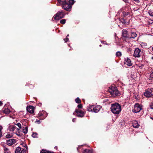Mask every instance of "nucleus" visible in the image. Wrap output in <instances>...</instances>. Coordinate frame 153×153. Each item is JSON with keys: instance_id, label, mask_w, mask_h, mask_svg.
Listing matches in <instances>:
<instances>
[{"instance_id": "obj_1", "label": "nucleus", "mask_w": 153, "mask_h": 153, "mask_svg": "<svg viewBox=\"0 0 153 153\" xmlns=\"http://www.w3.org/2000/svg\"><path fill=\"white\" fill-rule=\"evenodd\" d=\"M110 108L113 113L117 114H119L121 110V107L118 103L112 104Z\"/></svg>"}, {"instance_id": "obj_2", "label": "nucleus", "mask_w": 153, "mask_h": 153, "mask_svg": "<svg viewBox=\"0 0 153 153\" xmlns=\"http://www.w3.org/2000/svg\"><path fill=\"white\" fill-rule=\"evenodd\" d=\"M65 14L63 11H61L58 12L55 15L54 18L55 20H58L59 19L64 17Z\"/></svg>"}, {"instance_id": "obj_3", "label": "nucleus", "mask_w": 153, "mask_h": 153, "mask_svg": "<svg viewBox=\"0 0 153 153\" xmlns=\"http://www.w3.org/2000/svg\"><path fill=\"white\" fill-rule=\"evenodd\" d=\"M142 109L141 106L138 104L136 103L134 106V109L133 111L134 113L139 112Z\"/></svg>"}, {"instance_id": "obj_4", "label": "nucleus", "mask_w": 153, "mask_h": 153, "mask_svg": "<svg viewBox=\"0 0 153 153\" xmlns=\"http://www.w3.org/2000/svg\"><path fill=\"white\" fill-rule=\"evenodd\" d=\"M141 54V50L139 48H137L134 50L133 56L135 57H140Z\"/></svg>"}, {"instance_id": "obj_5", "label": "nucleus", "mask_w": 153, "mask_h": 153, "mask_svg": "<svg viewBox=\"0 0 153 153\" xmlns=\"http://www.w3.org/2000/svg\"><path fill=\"white\" fill-rule=\"evenodd\" d=\"M71 6L70 4H69L67 2L64 5L62 6V8L64 10L69 11L71 10Z\"/></svg>"}, {"instance_id": "obj_6", "label": "nucleus", "mask_w": 153, "mask_h": 153, "mask_svg": "<svg viewBox=\"0 0 153 153\" xmlns=\"http://www.w3.org/2000/svg\"><path fill=\"white\" fill-rule=\"evenodd\" d=\"M152 88H149L144 93V96L147 97H151L152 95Z\"/></svg>"}, {"instance_id": "obj_7", "label": "nucleus", "mask_w": 153, "mask_h": 153, "mask_svg": "<svg viewBox=\"0 0 153 153\" xmlns=\"http://www.w3.org/2000/svg\"><path fill=\"white\" fill-rule=\"evenodd\" d=\"M101 108V106L98 105H93V111L95 113L98 112Z\"/></svg>"}, {"instance_id": "obj_8", "label": "nucleus", "mask_w": 153, "mask_h": 153, "mask_svg": "<svg viewBox=\"0 0 153 153\" xmlns=\"http://www.w3.org/2000/svg\"><path fill=\"white\" fill-rule=\"evenodd\" d=\"M76 112L77 114L76 115L78 117H82L84 115V112L80 109H76Z\"/></svg>"}, {"instance_id": "obj_9", "label": "nucleus", "mask_w": 153, "mask_h": 153, "mask_svg": "<svg viewBox=\"0 0 153 153\" xmlns=\"http://www.w3.org/2000/svg\"><path fill=\"white\" fill-rule=\"evenodd\" d=\"M124 63L128 66H130L132 65L131 60L128 58L125 59Z\"/></svg>"}, {"instance_id": "obj_10", "label": "nucleus", "mask_w": 153, "mask_h": 153, "mask_svg": "<svg viewBox=\"0 0 153 153\" xmlns=\"http://www.w3.org/2000/svg\"><path fill=\"white\" fill-rule=\"evenodd\" d=\"M16 142V140L14 139H11L8 140L7 141V144L9 146H11Z\"/></svg>"}, {"instance_id": "obj_11", "label": "nucleus", "mask_w": 153, "mask_h": 153, "mask_svg": "<svg viewBox=\"0 0 153 153\" xmlns=\"http://www.w3.org/2000/svg\"><path fill=\"white\" fill-rule=\"evenodd\" d=\"M27 109L28 112L31 114L34 113V108L32 106L29 105L27 106Z\"/></svg>"}, {"instance_id": "obj_12", "label": "nucleus", "mask_w": 153, "mask_h": 153, "mask_svg": "<svg viewBox=\"0 0 153 153\" xmlns=\"http://www.w3.org/2000/svg\"><path fill=\"white\" fill-rule=\"evenodd\" d=\"M122 36L124 37L129 38V36L128 34L127 31L125 30H122Z\"/></svg>"}, {"instance_id": "obj_13", "label": "nucleus", "mask_w": 153, "mask_h": 153, "mask_svg": "<svg viewBox=\"0 0 153 153\" xmlns=\"http://www.w3.org/2000/svg\"><path fill=\"white\" fill-rule=\"evenodd\" d=\"M119 93L118 91L117 90V88H115V90H114V91L112 93L111 95L114 97L116 96H118L119 95Z\"/></svg>"}, {"instance_id": "obj_14", "label": "nucleus", "mask_w": 153, "mask_h": 153, "mask_svg": "<svg viewBox=\"0 0 153 153\" xmlns=\"http://www.w3.org/2000/svg\"><path fill=\"white\" fill-rule=\"evenodd\" d=\"M119 93L118 91L117 90V88H115V90H114V91L112 93L111 95L114 97L116 96H118L119 95Z\"/></svg>"}, {"instance_id": "obj_15", "label": "nucleus", "mask_w": 153, "mask_h": 153, "mask_svg": "<svg viewBox=\"0 0 153 153\" xmlns=\"http://www.w3.org/2000/svg\"><path fill=\"white\" fill-rule=\"evenodd\" d=\"M132 126L134 128H138L140 125L137 121H134L132 123Z\"/></svg>"}, {"instance_id": "obj_16", "label": "nucleus", "mask_w": 153, "mask_h": 153, "mask_svg": "<svg viewBox=\"0 0 153 153\" xmlns=\"http://www.w3.org/2000/svg\"><path fill=\"white\" fill-rule=\"evenodd\" d=\"M16 128V127L13 125H11L9 126L8 129L10 131H13Z\"/></svg>"}, {"instance_id": "obj_17", "label": "nucleus", "mask_w": 153, "mask_h": 153, "mask_svg": "<svg viewBox=\"0 0 153 153\" xmlns=\"http://www.w3.org/2000/svg\"><path fill=\"white\" fill-rule=\"evenodd\" d=\"M59 3L63 6L67 2L66 0H57Z\"/></svg>"}, {"instance_id": "obj_18", "label": "nucleus", "mask_w": 153, "mask_h": 153, "mask_svg": "<svg viewBox=\"0 0 153 153\" xmlns=\"http://www.w3.org/2000/svg\"><path fill=\"white\" fill-rule=\"evenodd\" d=\"M115 88H117L115 87H113V86H111V87L109 88V91L110 93L111 94L114 91V90H115Z\"/></svg>"}, {"instance_id": "obj_19", "label": "nucleus", "mask_w": 153, "mask_h": 153, "mask_svg": "<svg viewBox=\"0 0 153 153\" xmlns=\"http://www.w3.org/2000/svg\"><path fill=\"white\" fill-rule=\"evenodd\" d=\"M137 34L135 33L132 32L131 33V36L129 37V38H133L134 39L137 36Z\"/></svg>"}, {"instance_id": "obj_20", "label": "nucleus", "mask_w": 153, "mask_h": 153, "mask_svg": "<svg viewBox=\"0 0 153 153\" xmlns=\"http://www.w3.org/2000/svg\"><path fill=\"white\" fill-rule=\"evenodd\" d=\"M93 105H89L88 108V110L89 111H93Z\"/></svg>"}, {"instance_id": "obj_21", "label": "nucleus", "mask_w": 153, "mask_h": 153, "mask_svg": "<svg viewBox=\"0 0 153 153\" xmlns=\"http://www.w3.org/2000/svg\"><path fill=\"white\" fill-rule=\"evenodd\" d=\"M28 131V127L27 126H25L24 128H23L22 130V132L24 134H27Z\"/></svg>"}, {"instance_id": "obj_22", "label": "nucleus", "mask_w": 153, "mask_h": 153, "mask_svg": "<svg viewBox=\"0 0 153 153\" xmlns=\"http://www.w3.org/2000/svg\"><path fill=\"white\" fill-rule=\"evenodd\" d=\"M41 153H53L52 152H51L46 150L43 149L40 152Z\"/></svg>"}, {"instance_id": "obj_23", "label": "nucleus", "mask_w": 153, "mask_h": 153, "mask_svg": "<svg viewBox=\"0 0 153 153\" xmlns=\"http://www.w3.org/2000/svg\"><path fill=\"white\" fill-rule=\"evenodd\" d=\"M3 112L4 113L6 114H8L10 112V111L9 109L7 108L5 109Z\"/></svg>"}, {"instance_id": "obj_24", "label": "nucleus", "mask_w": 153, "mask_h": 153, "mask_svg": "<svg viewBox=\"0 0 153 153\" xmlns=\"http://www.w3.org/2000/svg\"><path fill=\"white\" fill-rule=\"evenodd\" d=\"M21 150V148L20 147H18L16 148L15 150V153H19Z\"/></svg>"}, {"instance_id": "obj_25", "label": "nucleus", "mask_w": 153, "mask_h": 153, "mask_svg": "<svg viewBox=\"0 0 153 153\" xmlns=\"http://www.w3.org/2000/svg\"><path fill=\"white\" fill-rule=\"evenodd\" d=\"M4 153H11L9 150L6 147H4Z\"/></svg>"}, {"instance_id": "obj_26", "label": "nucleus", "mask_w": 153, "mask_h": 153, "mask_svg": "<svg viewBox=\"0 0 153 153\" xmlns=\"http://www.w3.org/2000/svg\"><path fill=\"white\" fill-rule=\"evenodd\" d=\"M83 153H92V152L91 150L88 149H86L84 150L83 152Z\"/></svg>"}, {"instance_id": "obj_27", "label": "nucleus", "mask_w": 153, "mask_h": 153, "mask_svg": "<svg viewBox=\"0 0 153 153\" xmlns=\"http://www.w3.org/2000/svg\"><path fill=\"white\" fill-rule=\"evenodd\" d=\"M148 13L150 16H153V10H149Z\"/></svg>"}, {"instance_id": "obj_28", "label": "nucleus", "mask_w": 153, "mask_h": 153, "mask_svg": "<svg viewBox=\"0 0 153 153\" xmlns=\"http://www.w3.org/2000/svg\"><path fill=\"white\" fill-rule=\"evenodd\" d=\"M74 3V1L73 0H70L69 1V3H68L69 4L71 5V6Z\"/></svg>"}, {"instance_id": "obj_29", "label": "nucleus", "mask_w": 153, "mask_h": 153, "mask_svg": "<svg viewBox=\"0 0 153 153\" xmlns=\"http://www.w3.org/2000/svg\"><path fill=\"white\" fill-rule=\"evenodd\" d=\"M116 55L118 57H120L121 56L122 54L120 52L118 51L116 53Z\"/></svg>"}, {"instance_id": "obj_30", "label": "nucleus", "mask_w": 153, "mask_h": 153, "mask_svg": "<svg viewBox=\"0 0 153 153\" xmlns=\"http://www.w3.org/2000/svg\"><path fill=\"white\" fill-rule=\"evenodd\" d=\"M37 133L36 132L33 133L32 134V137L34 138L37 137Z\"/></svg>"}, {"instance_id": "obj_31", "label": "nucleus", "mask_w": 153, "mask_h": 153, "mask_svg": "<svg viewBox=\"0 0 153 153\" xmlns=\"http://www.w3.org/2000/svg\"><path fill=\"white\" fill-rule=\"evenodd\" d=\"M76 102V103H80L81 102V100L79 98H77L75 100Z\"/></svg>"}, {"instance_id": "obj_32", "label": "nucleus", "mask_w": 153, "mask_h": 153, "mask_svg": "<svg viewBox=\"0 0 153 153\" xmlns=\"http://www.w3.org/2000/svg\"><path fill=\"white\" fill-rule=\"evenodd\" d=\"M12 136V134H7V135H6V137L7 138H11Z\"/></svg>"}, {"instance_id": "obj_33", "label": "nucleus", "mask_w": 153, "mask_h": 153, "mask_svg": "<svg viewBox=\"0 0 153 153\" xmlns=\"http://www.w3.org/2000/svg\"><path fill=\"white\" fill-rule=\"evenodd\" d=\"M60 22L62 24H64L65 22V19H62L60 20Z\"/></svg>"}, {"instance_id": "obj_34", "label": "nucleus", "mask_w": 153, "mask_h": 153, "mask_svg": "<svg viewBox=\"0 0 153 153\" xmlns=\"http://www.w3.org/2000/svg\"><path fill=\"white\" fill-rule=\"evenodd\" d=\"M153 78V71L151 72L150 74V79H152Z\"/></svg>"}, {"instance_id": "obj_35", "label": "nucleus", "mask_w": 153, "mask_h": 153, "mask_svg": "<svg viewBox=\"0 0 153 153\" xmlns=\"http://www.w3.org/2000/svg\"><path fill=\"white\" fill-rule=\"evenodd\" d=\"M16 125L19 127V129L22 128V125L20 123H18Z\"/></svg>"}, {"instance_id": "obj_36", "label": "nucleus", "mask_w": 153, "mask_h": 153, "mask_svg": "<svg viewBox=\"0 0 153 153\" xmlns=\"http://www.w3.org/2000/svg\"><path fill=\"white\" fill-rule=\"evenodd\" d=\"M17 130H18V132H16V134L18 136H21V134H20L19 133V129L18 128H17Z\"/></svg>"}, {"instance_id": "obj_37", "label": "nucleus", "mask_w": 153, "mask_h": 153, "mask_svg": "<svg viewBox=\"0 0 153 153\" xmlns=\"http://www.w3.org/2000/svg\"><path fill=\"white\" fill-rule=\"evenodd\" d=\"M150 107L151 108L153 109V103L152 102L150 104Z\"/></svg>"}, {"instance_id": "obj_38", "label": "nucleus", "mask_w": 153, "mask_h": 153, "mask_svg": "<svg viewBox=\"0 0 153 153\" xmlns=\"http://www.w3.org/2000/svg\"><path fill=\"white\" fill-rule=\"evenodd\" d=\"M141 46L142 47L145 46L146 45V44L145 43H142L141 44Z\"/></svg>"}, {"instance_id": "obj_39", "label": "nucleus", "mask_w": 153, "mask_h": 153, "mask_svg": "<svg viewBox=\"0 0 153 153\" xmlns=\"http://www.w3.org/2000/svg\"><path fill=\"white\" fill-rule=\"evenodd\" d=\"M20 153H26V151L25 150L23 149L22 150Z\"/></svg>"}, {"instance_id": "obj_40", "label": "nucleus", "mask_w": 153, "mask_h": 153, "mask_svg": "<svg viewBox=\"0 0 153 153\" xmlns=\"http://www.w3.org/2000/svg\"><path fill=\"white\" fill-rule=\"evenodd\" d=\"M77 107L79 108H81L82 107V104H79L78 105Z\"/></svg>"}, {"instance_id": "obj_41", "label": "nucleus", "mask_w": 153, "mask_h": 153, "mask_svg": "<svg viewBox=\"0 0 153 153\" xmlns=\"http://www.w3.org/2000/svg\"><path fill=\"white\" fill-rule=\"evenodd\" d=\"M64 40L65 42H66L68 41V38H66L65 39H64Z\"/></svg>"}, {"instance_id": "obj_42", "label": "nucleus", "mask_w": 153, "mask_h": 153, "mask_svg": "<svg viewBox=\"0 0 153 153\" xmlns=\"http://www.w3.org/2000/svg\"><path fill=\"white\" fill-rule=\"evenodd\" d=\"M133 0L137 3H138L139 2V0Z\"/></svg>"}, {"instance_id": "obj_43", "label": "nucleus", "mask_w": 153, "mask_h": 153, "mask_svg": "<svg viewBox=\"0 0 153 153\" xmlns=\"http://www.w3.org/2000/svg\"><path fill=\"white\" fill-rule=\"evenodd\" d=\"M123 23L126 24V22L124 20H123V21L122 22Z\"/></svg>"}, {"instance_id": "obj_44", "label": "nucleus", "mask_w": 153, "mask_h": 153, "mask_svg": "<svg viewBox=\"0 0 153 153\" xmlns=\"http://www.w3.org/2000/svg\"><path fill=\"white\" fill-rule=\"evenodd\" d=\"M2 103L0 101V106H1L2 105Z\"/></svg>"}, {"instance_id": "obj_45", "label": "nucleus", "mask_w": 153, "mask_h": 153, "mask_svg": "<svg viewBox=\"0 0 153 153\" xmlns=\"http://www.w3.org/2000/svg\"><path fill=\"white\" fill-rule=\"evenodd\" d=\"M75 119L74 118L73 120H72V121L73 122H74L75 121Z\"/></svg>"}, {"instance_id": "obj_46", "label": "nucleus", "mask_w": 153, "mask_h": 153, "mask_svg": "<svg viewBox=\"0 0 153 153\" xmlns=\"http://www.w3.org/2000/svg\"><path fill=\"white\" fill-rule=\"evenodd\" d=\"M25 147H27V146L25 144Z\"/></svg>"}, {"instance_id": "obj_47", "label": "nucleus", "mask_w": 153, "mask_h": 153, "mask_svg": "<svg viewBox=\"0 0 153 153\" xmlns=\"http://www.w3.org/2000/svg\"><path fill=\"white\" fill-rule=\"evenodd\" d=\"M79 147V146L77 148V150H78V148Z\"/></svg>"}, {"instance_id": "obj_48", "label": "nucleus", "mask_w": 153, "mask_h": 153, "mask_svg": "<svg viewBox=\"0 0 153 153\" xmlns=\"http://www.w3.org/2000/svg\"><path fill=\"white\" fill-rule=\"evenodd\" d=\"M152 59L153 60V56L152 57Z\"/></svg>"}, {"instance_id": "obj_49", "label": "nucleus", "mask_w": 153, "mask_h": 153, "mask_svg": "<svg viewBox=\"0 0 153 153\" xmlns=\"http://www.w3.org/2000/svg\"><path fill=\"white\" fill-rule=\"evenodd\" d=\"M68 36H69V35H68H68H67V37Z\"/></svg>"}, {"instance_id": "obj_50", "label": "nucleus", "mask_w": 153, "mask_h": 153, "mask_svg": "<svg viewBox=\"0 0 153 153\" xmlns=\"http://www.w3.org/2000/svg\"><path fill=\"white\" fill-rule=\"evenodd\" d=\"M36 121L37 122H39V120H38V121H37L36 120Z\"/></svg>"}, {"instance_id": "obj_51", "label": "nucleus", "mask_w": 153, "mask_h": 153, "mask_svg": "<svg viewBox=\"0 0 153 153\" xmlns=\"http://www.w3.org/2000/svg\"><path fill=\"white\" fill-rule=\"evenodd\" d=\"M100 46H101V45H100Z\"/></svg>"}]
</instances>
